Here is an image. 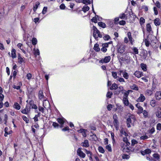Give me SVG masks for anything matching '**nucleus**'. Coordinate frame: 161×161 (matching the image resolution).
Listing matches in <instances>:
<instances>
[{
  "label": "nucleus",
  "mask_w": 161,
  "mask_h": 161,
  "mask_svg": "<svg viewBox=\"0 0 161 161\" xmlns=\"http://www.w3.org/2000/svg\"><path fill=\"white\" fill-rule=\"evenodd\" d=\"M136 120L135 116L133 115H131L127 119V125L128 127H131V125H133L134 122Z\"/></svg>",
  "instance_id": "1"
},
{
  "label": "nucleus",
  "mask_w": 161,
  "mask_h": 161,
  "mask_svg": "<svg viewBox=\"0 0 161 161\" xmlns=\"http://www.w3.org/2000/svg\"><path fill=\"white\" fill-rule=\"evenodd\" d=\"M92 30L93 31V36L95 39H97L98 37L102 38V34L95 26H93Z\"/></svg>",
  "instance_id": "2"
},
{
  "label": "nucleus",
  "mask_w": 161,
  "mask_h": 161,
  "mask_svg": "<svg viewBox=\"0 0 161 161\" xmlns=\"http://www.w3.org/2000/svg\"><path fill=\"white\" fill-rule=\"evenodd\" d=\"M120 146L121 147L122 151L124 152H128L130 151L129 145H127L126 143L122 142L120 144Z\"/></svg>",
  "instance_id": "3"
},
{
  "label": "nucleus",
  "mask_w": 161,
  "mask_h": 161,
  "mask_svg": "<svg viewBox=\"0 0 161 161\" xmlns=\"http://www.w3.org/2000/svg\"><path fill=\"white\" fill-rule=\"evenodd\" d=\"M111 59V57L110 56L105 57L104 58H102L101 59L99 63H107L109 62Z\"/></svg>",
  "instance_id": "4"
},
{
  "label": "nucleus",
  "mask_w": 161,
  "mask_h": 161,
  "mask_svg": "<svg viewBox=\"0 0 161 161\" xmlns=\"http://www.w3.org/2000/svg\"><path fill=\"white\" fill-rule=\"evenodd\" d=\"M30 107L28 105H26L25 108L21 110V112L23 114H28L30 113Z\"/></svg>",
  "instance_id": "5"
},
{
  "label": "nucleus",
  "mask_w": 161,
  "mask_h": 161,
  "mask_svg": "<svg viewBox=\"0 0 161 161\" xmlns=\"http://www.w3.org/2000/svg\"><path fill=\"white\" fill-rule=\"evenodd\" d=\"M125 46L124 44L120 45L118 49V52L120 53H123L125 50Z\"/></svg>",
  "instance_id": "6"
},
{
  "label": "nucleus",
  "mask_w": 161,
  "mask_h": 161,
  "mask_svg": "<svg viewBox=\"0 0 161 161\" xmlns=\"http://www.w3.org/2000/svg\"><path fill=\"white\" fill-rule=\"evenodd\" d=\"M38 98L41 100H43L46 99V98L45 97L42 91V90H40L39 92L38 95Z\"/></svg>",
  "instance_id": "7"
},
{
  "label": "nucleus",
  "mask_w": 161,
  "mask_h": 161,
  "mask_svg": "<svg viewBox=\"0 0 161 161\" xmlns=\"http://www.w3.org/2000/svg\"><path fill=\"white\" fill-rule=\"evenodd\" d=\"M77 153L78 155L81 158H84L85 157L86 154L81 151L80 148L78 149Z\"/></svg>",
  "instance_id": "8"
},
{
  "label": "nucleus",
  "mask_w": 161,
  "mask_h": 161,
  "mask_svg": "<svg viewBox=\"0 0 161 161\" xmlns=\"http://www.w3.org/2000/svg\"><path fill=\"white\" fill-rule=\"evenodd\" d=\"M136 106L138 109V111L137 112V114H140L142 113L143 110V108L140 106V104L138 103L136 104Z\"/></svg>",
  "instance_id": "9"
},
{
  "label": "nucleus",
  "mask_w": 161,
  "mask_h": 161,
  "mask_svg": "<svg viewBox=\"0 0 161 161\" xmlns=\"http://www.w3.org/2000/svg\"><path fill=\"white\" fill-rule=\"evenodd\" d=\"M127 36L130 44L132 45H133L134 42V40L132 37L131 33L130 32H128Z\"/></svg>",
  "instance_id": "10"
},
{
  "label": "nucleus",
  "mask_w": 161,
  "mask_h": 161,
  "mask_svg": "<svg viewBox=\"0 0 161 161\" xmlns=\"http://www.w3.org/2000/svg\"><path fill=\"white\" fill-rule=\"evenodd\" d=\"M145 99V97L142 94H141L139 97L136 100V101L137 102H143Z\"/></svg>",
  "instance_id": "11"
},
{
  "label": "nucleus",
  "mask_w": 161,
  "mask_h": 161,
  "mask_svg": "<svg viewBox=\"0 0 161 161\" xmlns=\"http://www.w3.org/2000/svg\"><path fill=\"white\" fill-rule=\"evenodd\" d=\"M151 153V150L149 149H147L143 151H142L141 153L143 155H144L146 154H149Z\"/></svg>",
  "instance_id": "12"
},
{
  "label": "nucleus",
  "mask_w": 161,
  "mask_h": 161,
  "mask_svg": "<svg viewBox=\"0 0 161 161\" xmlns=\"http://www.w3.org/2000/svg\"><path fill=\"white\" fill-rule=\"evenodd\" d=\"M29 104L30 105L32 108L37 109V106L34 103L33 101H31L29 102Z\"/></svg>",
  "instance_id": "13"
},
{
  "label": "nucleus",
  "mask_w": 161,
  "mask_h": 161,
  "mask_svg": "<svg viewBox=\"0 0 161 161\" xmlns=\"http://www.w3.org/2000/svg\"><path fill=\"white\" fill-rule=\"evenodd\" d=\"M81 145L84 147H88L89 146V142L88 140H85L84 142L81 143Z\"/></svg>",
  "instance_id": "14"
},
{
  "label": "nucleus",
  "mask_w": 161,
  "mask_h": 161,
  "mask_svg": "<svg viewBox=\"0 0 161 161\" xmlns=\"http://www.w3.org/2000/svg\"><path fill=\"white\" fill-rule=\"evenodd\" d=\"M155 97L157 100H159L161 99V93L160 92H157L155 94Z\"/></svg>",
  "instance_id": "15"
},
{
  "label": "nucleus",
  "mask_w": 161,
  "mask_h": 161,
  "mask_svg": "<svg viewBox=\"0 0 161 161\" xmlns=\"http://www.w3.org/2000/svg\"><path fill=\"white\" fill-rule=\"evenodd\" d=\"M134 75L137 77L139 78L141 77L142 75V72L139 71H136L134 73Z\"/></svg>",
  "instance_id": "16"
},
{
  "label": "nucleus",
  "mask_w": 161,
  "mask_h": 161,
  "mask_svg": "<svg viewBox=\"0 0 161 161\" xmlns=\"http://www.w3.org/2000/svg\"><path fill=\"white\" fill-rule=\"evenodd\" d=\"M49 106V102L47 101L46 99H44V100L43 101V107L46 108L47 107H48Z\"/></svg>",
  "instance_id": "17"
},
{
  "label": "nucleus",
  "mask_w": 161,
  "mask_h": 161,
  "mask_svg": "<svg viewBox=\"0 0 161 161\" xmlns=\"http://www.w3.org/2000/svg\"><path fill=\"white\" fill-rule=\"evenodd\" d=\"M18 58L19 60L18 63L19 64H21L22 63L25 62V60L23 58H22L20 55V54H18Z\"/></svg>",
  "instance_id": "18"
},
{
  "label": "nucleus",
  "mask_w": 161,
  "mask_h": 161,
  "mask_svg": "<svg viewBox=\"0 0 161 161\" xmlns=\"http://www.w3.org/2000/svg\"><path fill=\"white\" fill-rule=\"evenodd\" d=\"M154 23L156 26H159L161 23V21L158 18H156L154 20Z\"/></svg>",
  "instance_id": "19"
},
{
  "label": "nucleus",
  "mask_w": 161,
  "mask_h": 161,
  "mask_svg": "<svg viewBox=\"0 0 161 161\" xmlns=\"http://www.w3.org/2000/svg\"><path fill=\"white\" fill-rule=\"evenodd\" d=\"M58 122L60 124L62 125L64 123L65 119L64 118H59L57 119ZM63 126L61 125V127H62Z\"/></svg>",
  "instance_id": "20"
},
{
  "label": "nucleus",
  "mask_w": 161,
  "mask_h": 161,
  "mask_svg": "<svg viewBox=\"0 0 161 161\" xmlns=\"http://www.w3.org/2000/svg\"><path fill=\"white\" fill-rule=\"evenodd\" d=\"M113 124L114 127L116 128L117 130L119 127V122L117 119H115L114 120Z\"/></svg>",
  "instance_id": "21"
},
{
  "label": "nucleus",
  "mask_w": 161,
  "mask_h": 161,
  "mask_svg": "<svg viewBox=\"0 0 161 161\" xmlns=\"http://www.w3.org/2000/svg\"><path fill=\"white\" fill-rule=\"evenodd\" d=\"M13 107L15 109L19 110L20 108V106L17 103H15L13 105Z\"/></svg>",
  "instance_id": "22"
},
{
  "label": "nucleus",
  "mask_w": 161,
  "mask_h": 161,
  "mask_svg": "<svg viewBox=\"0 0 161 161\" xmlns=\"http://www.w3.org/2000/svg\"><path fill=\"white\" fill-rule=\"evenodd\" d=\"M11 57L13 58H14L16 57V50L14 49H12L11 51Z\"/></svg>",
  "instance_id": "23"
},
{
  "label": "nucleus",
  "mask_w": 161,
  "mask_h": 161,
  "mask_svg": "<svg viewBox=\"0 0 161 161\" xmlns=\"http://www.w3.org/2000/svg\"><path fill=\"white\" fill-rule=\"evenodd\" d=\"M123 101L125 105L128 106L129 105V103L127 98L123 97Z\"/></svg>",
  "instance_id": "24"
},
{
  "label": "nucleus",
  "mask_w": 161,
  "mask_h": 161,
  "mask_svg": "<svg viewBox=\"0 0 161 161\" xmlns=\"http://www.w3.org/2000/svg\"><path fill=\"white\" fill-rule=\"evenodd\" d=\"M146 28L147 31L149 33H150L152 30L150 24L149 23L147 24Z\"/></svg>",
  "instance_id": "25"
},
{
  "label": "nucleus",
  "mask_w": 161,
  "mask_h": 161,
  "mask_svg": "<svg viewBox=\"0 0 161 161\" xmlns=\"http://www.w3.org/2000/svg\"><path fill=\"white\" fill-rule=\"evenodd\" d=\"M94 50L98 52L100 51V48L99 47V45L97 43L95 44L94 47Z\"/></svg>",
  "instance_id": "26"
},
{
  "label": "nucleus",
  "mask_w": 161,
  "mask_h": 161,
  "mask_svg": "<svg viewBox=\"0 0 161 161\" xmlns=\"http://www.w3.org/2000/svg\"><path fill=\"white\" fill-rule=\"evenodd\" d=\"M119 18L121 19H127L126 15L124 13L121 14L119 16Z\"/></svg>",
  "instance_id": "27"
},
{
  "label": "nucleus",
  "mask_w": 161,
  "mask_h": 161,
  "mask_svg": "<svg viewBox=\"0 0 161 161\" xmlns=\"http://www.w3.org/2000/svg\"><path fill=\"white\" fill-rule=\"evenodd\" d=\"M118 88V86L117 84L115 83H114L112 84V86L110 88V89L111 90L114 89H116Z\"/></svg>",
  "instance_id": "28"
},
{
  "label": "nucleus",
  "mask_w": 161,
  "mask_h": 161,
  "mask_svg": "<svg viewBox=\"0 0 161 161\" xmlns=\"http://www.w3.org/2000/svg\"><path fill=\"white\" fill-rule=\"evenodd\" d=\"M89 7L86 5L84 6L82 8V10L84 12H86V11H88L89 9Z\"/></svg>",
  "instance_id": "29"
},
{
  "label": "nucleus",
  "mask_w": 161,
  "mask_h": 161,
  "mask_svg": "<svg viewBox=\"0 0 161 161\" xmlns=\"http://www.w3.org/2000/svg\"><path fill=\"white\" fill-rule=\"evenodd\" d=\"M86 150V153L88 155V156L89 157V159L90 160L92 159V153L89 151H87Z\"/></svg>",
  "instance_id": "30"
},
{
  "label": "nucleus",
  "mask_w": 161,
  "mask_h": 161,
  "mask_svg": "<svg viewBox=\"0 0 161 161\" xmlns=\"http://www.w3.org/2000/svg\"><path fill=\"white\" fill-rule=\"evenodd\" d=\"M123 141L124 142V143H126L127 145H130V142L128 141V139L126 137H123Z\"/></svg>",
  "instance_id": "31"
},
{
  "label": "nucleus",
  "mask_w": 161,
  "mask_h": 161,
  "mask_svg": "<svg viewBox=\"0 0 161 161\" xmlns=\"http://www.w3.org/2000/svg\"><path fill=\"white\" fill-rule=\"evenodd\" d=\"M156 102L154 100H152L150 102V104L152 107H154L156 105Z\"/></svg>",
  "instance_id": "32"
},
{
  "label": "nucleus",
  "mask_w": 161,
  "mask_h": 161,
  "mask_svg": "<svg viewBox=\"0 0 161 161\" xmlns=\"http://www.w3.org/2000/svg\"><path fill=\"white\" fill-rule=\"evenodd\" d=\"M98 24L99 26L103 28H104L106 27V24L103 22H99L98 23Z\"/></svg>",
  "instance_id": "33"
},
{
  "label": "nucleus",
  "mask_w": 161,
  "mask_h": 161,
  "mask_svg": "<svg viewBox=\"0 0 161 161\" xmlns=\"http://www.w3.org/2000/svg\"><path fill=\"white\" fill-rule=\"evenodd\" d=\"M141 67L142 70L144 71H146L147 70V66L145 64H141Z\"/></svg>",
  "instance_id": "34"
},
{
  "label": "nucleus",
  "mask_w": 161,
  "mask_h": 161,
  "mask_svg": "<svg viewBox=\"0 0 161 161\" xmlns=\"http://www.w3.org/2000/svg\"><path fill=\"white\" fill-rule=\"evenodd\" d=\"M130 87L131 89L136 91L138 90L139 89L138 87L135 84H133Z\"/></svg>",
  "instance_id": "35"
},
{
  "label": "nucleus",
  "mask_w": 161,
  "mask_h": 161,
  "mask_svg": "<svg viewBox=\"0 0 161 161\" xmlns=\"http://www.w3.org/2000/svg\"><path fill=\"white\" fill-rule=\"evenodd\" d=\"M153 93V91L150 90H147L146 92V94L148 96L151 95Z\"/></svg>",
  "instance_id": "36"
},
{
  "label": "nucleus",
  "mask_w": 161,
  "mask_h": 161,
  "mask_svg": "<svg viewBox=\"0 0 161 161\" xmlns=\"http://www.w3.org/2000/svg\"><path fill=\"white\" fill-rule=\"evenodd\" d=\"M112 76L115 79H117L119 77L117 75V73L115 72H112Z\"/></svg>",
  "instance_id": "37"
},
{
  "label": "nucleus",
  "mask_w": 161,
  "mask_h": 161,
  "mask_svg": "<svg viewBox=\"0 0 161 161\" xmlns=\"http://www.w3.org/2000/svg\"><path fill=\"white\" fill-rule=\"evenodd\" d=\"M132 50L134 52V53L135 54H138V49L136 47H133L132 48Z\"/></svg>",
  "instance_id": "38"
},
{
  "label": "nucleus",
  "mask_w": 161,
  "mask_h": 161,
  "mask_svg": "<svg viewBox=\"0 0 161 161\" xmlns=\"http://www.w3.org/2000/svg\"><path fill=\"white\" fill-rule=\"evenodd\" d=\"M143 115V116L145 118H146L148 117V112L146 110H143L142 112Z\"/></svg>",
  "instance_id": "39"
},
{
  "label": "nucleus",
  "mask_w": 161,
  "mask_h": 161,
  "mask_svg": "<svg viewBox=\"0 0 161 161\" xmlns=\"http://www.w3.org/2000/svg\"><path fill=\"white\" fill-rule=\"evenodd\" d=\"M124 60L127 63H129L130 61V58L129 56L127 55L124 58Z\"/></svg>",
  "instance_id": "40"
},
{
  "label": "nucleus",
  "mask_w": 161,
  "mask_h": 161,
  "mask_svg": "<svg viewBox=\"0 0 161 161\" xmlns=\"http://www.w3.org/2000/svg\"><path fill=\"white\" fill-rule=\"evenodd\" d=\"M123 75L125 79H128L129 78V75L128 73L125 72L123 73Z\"/></svg>",
  "instance_id": "41"
},
{
  "label": "nucleus",
  "mask_w": 161,
  "mask_h": 161,
  "mask_svg": "<svg viewBox=\"0 0 161 161\" xmlns=\"http://www.w3.org/2000/svg\"><path fill=\"white\" fill-rule=\"evenodd\" d=\"M32 43L33 45H36L37 43V40L35 38H33L32 40Z\"/></svg>",
  "instance_id": "42"
},
{
  "label": "nucleus",
  "mask_w": 161,
  "mask_h": 161,
  "mask_svg": "<svg viewBox=\"0 0 161 161\" xmlns=\"http://www.w3.org/2000/svg\"><path fill=\"white\" fill-rule=\"evenodd\" d=\"M39 4L40 3L39 2H36V3L35 4V5L34 6L33 10L34 12H35L36 11Z\"/></svg>",
  "instance_id": "43"
},
{
  "label": "nucleus",
  "mask_w": 161,
  "mask_h": 161,
  "mask_svg": "<svg viewBox=\"0 0 161 161\" xmlns=\"http://www.w3.org/2000/svg\"><path fill=\"white\" fill-rule=\"evenodd\" d=\"M148 138V137L147 136L145 135H143L141 136L140 137V139L142 140H146Z\"/></svg>",
  "instance_id": "44"
},
{
  "label": "nucleus",
  "mask_w": 161,
  "mask_h": 161,
  "mask_svg": "<svg viewBox=\"0 0 161 161\" xmlns=\"http://www.w3.org/2000/svg\"><path fill=\"white\" fill-rule=\"evenodd\" d=\"M98 17L97 15H96L95 17H94L91 19L92 21L95 23L97 22V18Z\"/></svg>",
  "instance_id": "45"
},
{
  "label": "nucleus",
  "mask_w": 161,
  "mask_h": 161,
  "mask_svg": "<svg viewBox=\"0 0 161 161\" xmlns=\"http://www.w3.org/2000/svg\"><path fill=\"white\" fill-rule=\"evenodd\" d=\"M145 22V19L141 17L140 19V23L141 25H142Z\"/></svg>",
  "instance_id": "46"
},
{
  "label": "nucleus",
  "mask_w": 161,
  "mask_h": 161,
  "mask_svg": "<svg viewBox=\"0 0 161 161\" xmlns=\"http://www.w3.org/2000/svg\"><path fill=\"white\" fill-rule=\"evenodd\" d=\"M156 114L158 118H161V111H158L156 113Z\"/></svg>",
  "instance_id": "47"
},
{
  "label": "nucleus",
  "mask_w": 161,
  "mask_h": 161,
  "mask_svg": "<svg viewBox=\"0 0 161 161\" xmlns=\"http://www.w3.org/2000/svg\"><path fill=\"white\" fill-rule=\"evenodd\" d=\"M153 156L154 158H155L158 160L159 159V156L157 153H154L153 155Z\"/></svg>",
  "instance_id": "48"
},
{
  "label": "nucleus",
  "mask_w": 161,
  "mask_h": 161,
  "mask_svg": "<svg viewBox=\"0 0 161 161\" xmlns=\"http://www.w3.org/2000/svg\"><path fill=\"white\" fill-rule=\"evenodd\" d=\"M138 143L137 141L135 139H133L131 140V145L132 146H134L135 144Z\"/></svg>",
  "instance_id": "49"
},
{
  "label": "nucleus",
  "mask_w": 161,
  "mask_h": 161,
  "mask_svg": "<svg viewBox=\"0 0 161 161\" xmlns=\"http://www.w3.org/2000/svg\"><path fill=\"white\" fill-rule=\"evenodd\" d=\"M98 149L100 152L102 153H104V150L102 147H99Z\"/></svg>",
  "instance_id": "50"
},
{
  "label": "nucleus",
  "mask_w": 161,
  "mask_h": 161,
  "mask_svg": "<svg viewBox=\"0 0 161 161\" xmlns=\"http://www.w3.org/2000/svg\"><path fill=\"white\" fill-rule=\"evenodd\" d=\"M110 38V36L108 35H105L103 37V38L105 40H108Z\"/></svg>",
  "instance_id": "51"
},
{
  "label": "nucleus",
  "mask_w": 161,
  "mask_h": 161,
  "mask_svg": "<svg viewBox=\"0 0 161 161\" xmlns=\"http://www.w3.org/2000/svg\"><path fill=\"white\" fill-rule=\"evenodd\" d=\"M113 94V93L112 92H108L106 96L107 97L110 98L111 97V96Z\"/></svg>",
  "instance_id": "52"
},
{
  "label": "nucleus",
  "mask_w": 161,
  "mask_h": 161,
  "mask_svg": "<svg viewBox=\"0 0 161 161\" xmlns=\"http://www.w3.org/2000/svg\"><path fill=\"white\" fill-rule=\"evenodd\" d=\"M144 42L145 43V44L147 47L149 46L150 45V42L147 39H145L144 40Z\"/></svg>",
  "instance_id": "53"
},
{
  "label": "nucleus",
  "mask_w": 161,
  "mask_h": 161,
  "mask_svg": "<svg viewBox=\"0 0 161 161\" xmlns=\"http://www.w3.org/2000/svg\"><path fill=\"white\" fill-rule=\"evenodd\" d=\"M40 116V113H39L38 114L36 115L35 117L34 118V120L35 121H37L38 120V116Z\"/></svg>",
  "instance_id": "54"
},
{
  "label": "nucleus",
  "mask_w": 161,
  "mask_h": 161,
  "mask_svg": "<svg viewBox=\"0 0 161 161\" xmlns=\"http://www.w3.org/2000/svg\"><path fill=\"white\" fill-rule=\"evenodd\" d=\"M129 90L128 91L124 93V96L123 97H125H125L127 98L128 97V96L129 94Z\"/></svg>",
  "instance_id": "55"
},
{
  "label": "nucleus",
  "mask_w": 161,
  "mask_h": 161,
  "mask_svg": "<svg viewBox=\"0 0 161 161\" xmlns=\"http://www.w3.org/2000/svg\"><path fill=\"white\" fill-rule=\"evenodd\" d=\"M122 157V158L124 159H128L129 158L130 156L128 155L124 154L123 155Z\"/></svg>",
  "instance_id": "56"
},
{
  "label": "nucleus",
  "mask_w": 161,
  "mask_h": 161,
  "mask_svg": "<svg viewBox=\"0 0 161 161\" xmlns=\"http://www.w3.org/2000/svg\"><path fill=\"white\" fill-rule=\"evenodd\" d=\"M39 110L42 112V113H43L44 112V108L42 107L41 106H39L38 107Z\"/></svg>",
  "instance_id": "57"
},
{
  "label": "nucleus",
  "mask_w": 161,
  "mask_h": 161,
  "mask_svg": "<svg viewBox=\"0 0 161 161\" xmlns=\"http://www.w3.org/2000/svg\"><path fill=\"white\" fill-rule=\"evenodd\" d=\"M22 118L25 121L26 123H28L29 121V120L24 115H23L22 116Z\"/></svg>",
  "instance_id": "58"
},
{
  "label": "nucleus",
  "mask_w": 161,
  "mask_h": 161,
  "mask_svg": "<svg viewBox=\"0 0 161 161\" xmlns=\"http://www.w3.org/2000/svg\"><path fill=\"white\" fill-rule=\"evenodd\" d=\"M123 87L122 86H119L118 87V90H119V91L118 92H117V94H119V93L120 92L123 90Z\"/></svg>",
  "instance_id": "59"
},
{
  "label": "nucleus",
  "mask_w": 161,
  "mask_h": 161,
  "mask_svg": "<svg viewBox=\"0 0 161 161\" xmlns=\"http://www.w3.org/2000/svg\"><path fill=\"white\" fill-rule=\"evenodd\" d=\"M157 129L158 130H161V124L158 123L157 125Z\"/></svg>",
  "instance_id": "60"
},
{
  "label": "nucleus",
  "mask_w": 161,
  "mask_h": 161,
  "mask_svg": "<svg viewBox=\"0 0 161 161\" xmlns=\"http://www.w3.org/2000/svg\"><path fill=\"white\" fill-rule=\"evenodd\" d=\"M106 148L109 151L111 152L112 151L111 147L110 145L107 146Z\"/></svg>",
  "instance_id": "61"
},
{
  "label": "nucleus",
  "mask_w": 161,
  "mask_h": 161,
  "mask_svg": "<svg viewBox=\"0 0 161 161\" xmlns=\"http://www.w3.org/2000/svg\"><path fill=\"white\" fill-rule=\"evenodd\" d=\"M26 77L28 80H30L32 77V75L31 74L29 73L26 75Z\"/></svg>",
  "instance_id": "62"
},
{
  "label": "nucleus",
  "mask_w": 161,
  "mask_h": 161,
  "mask_svg": "<svg viewBox=\"0 0 161 161\" xmlns=\"http://www.w3.org/2000/svg\"><path fill=\"white\" fill-rule=\"evenodd\" d=\"M153 10L154 14L155 15H157L158 14V11L157 8L155 7H154L153 8Z\"/></svg>",
  "instance_id": "63"
},
{
  "label": "nucleus",
  "mask_w": 161,
  "mask_h": 161,
  "mask_svg": "<svg viewBox=\"0 0 161 161\" xmlns=\"http://www.w3.org/2000/svg\"><path fill=\"white\" fill-rule=\"evenodd\" d=\"M82 3L84 4L90 3V1L89 0H83Z\"/></svg>",
  "instance_id": "64"
}]
</instances>
